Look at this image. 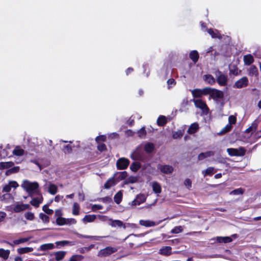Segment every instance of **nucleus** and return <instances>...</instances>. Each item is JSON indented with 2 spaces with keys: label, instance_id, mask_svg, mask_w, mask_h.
I'll return each mask as SVG.
<instances>
[{
  "label": "nucleus",
  "instance_id": "obj_64",
  "mask_svg": "<svg viewBox=\"0 0 261 261\" xmlns=\"http://www.w3.org/2000/svg\"><path fill=\"white\" fill-rule=\"evenodd\" d=\"M102 206L100 204H94L92 206V210L93 211H95L98 210H101L102 208Z\"/></svg>",
  "mask_w": 261,
  "mask_h": 261
},
{
  "label": "nucleus",
  "instance_id": "obj_52",
  "mask_svg": "<svg viewBox=\"0 0 261 261\" xmlns=\"http://www.w3.org/2000/svg\"><path fill=\"white\" fill-rule=\"evenodd\" d=\"M182 227L181 226H178L175 227L173 229H172L171 231V232L172 233H178L179 232H182Z\"/></svg>",
  "mask_w": 261,
  "mask_h": 261
},
{
  "label": "nucleus",
  "instance_id": "obj_42",
  "mask_svg": "<svg viewBox=\"0 0 261 261\" xmlns=\"http://www.w3.org/2000/svg\"><path fill=\"white\" fill-rule=\"evenodd\" d=\"M13 163L11 162H1L0 163V169H4L12 167Z\"/></svg>",
  "mask_w": 261,
  "mask_h": 261
},
{
  "label": "nucleus",
  "instance_id": "obj_10",
  "mask_svg": "<svg viewBox=\"0 0 261 261\" xmlns=\"http://www.w3.org/2000/svg\"><path fill=\"white\" fill-rule=\"evenodd\" d=\"M248 84V80L247 77L244 76L237 81L234 85L237 88H242L246 87Z\"/></svg>",
  "mask_w": 261,
  "mask_h": 261
},
{
  "label": "nucleus",
  "instance_id": "obj_39",
  "mask_svg": "<svg viewBox=\"0 0 261 261\" xmlns=\"http://www.w3.org/2000/svg\"><path fill=\"white\" fill-rule=\"evenodd\" d=\"M80 208V207L79 204L76 202H74L73 204L72 211V214L75 216L78 215L79 214Z\"/></svg>",
  "mask_w": 261,
  "mask_h": 261
},
{
  "label": "nucleus",
  "instance_id": "obj_16",
  "mask_svg": "<svg viewBox=\"0 0 261 261\" xmlns=\"http://www.w3.org/2000/svg\"><path fill=\"white\" fill-rule=\"evenodd\" d=\"M211 240H216L219 243H230L232 240L229 237H217L215 238H213Z\"/></svg>",
  "mask_w": 261,
  "mask_h": 261
},
{
  "label": "nucleus",
  "instance_id": "obj_56",
  "mask_svg": "<svg viewBox=\"0 0 261 261\" xmlns=\"http://www.w3.org/2000/svg\"><path fill=\"white\" fill-rule=\"evenodd\" d=\"M140 167V166L139 164L137 163H133L130 166V169L133 171H137Z\"/></svg>",
  "mask_w": 261,
  "mask_h": 261
},
{
  "label": "nucleus",
  "instance_id": "obj_20",
  "mask_svg": "<svg viewBox=\"0 0 261 261\" xmlns=\"http://www.w3.org/2000/svg\"><path fill=\"white\" fill-rule=\"evenodd\" d=\"M211 96L213 98H220L223 97V94L221 91L213 89L211 93Z\"/></svg>",
  "mask_w": 261,
  "mask_h": 261
},
{
  "label": "nucleus",
  "instance_id": "obj_4",
  "mask_svg": "<svg viewBox=\"0 0 261 261\" xmlns=\"http://www.w3.org/2000/svg\"><path fill=\"white\" fill-rule=\"evenodd\" d=\"M146 197L145 195L142 194H138L136 196L135 199L132 201L129 204L132 206L139 205L141 203L145 202Z\"/></svg>",
  "mask_w": 261,
  "mask_h": 261
},
{
  "label": "nucleus",
  "instance_id": "obj_9",
  "mask_svg": "<svg viewBox=\"0 0 261 261\" xmlns=\"http://www.w3.org/2000/svg\"><path fill=\"white\" fill-rule=\"evenodd\" d=\"M117 251V248L112 247H107L103 249H101L98 253L99 256H108Z\"/></svg>",
  "mask_w": 261,
  "mask_h": 261
},
{
  "label": "nucleus",
  "instance_id": "obj_36",
  "mask_svg": "<svg viewBox=\"0 0 261 261\" xmlns=\"http://www.w3.org/2000/svg\"><path fill=\"white\" fill-rule=\"evenodd\" d=\"M190 59L194 62L196 63L199 58L198 53L196 50H193L190 53Z\"/></svg>",
  "mask_w": 261,
  "mask_h": 261
},
{
  "label": "nucleus",
  "instance_id": "obj_61",
  "mask_svg": "<svg viewBox=\"0 0 261 261\" xmlns=\"http://www.w3.org/2000/svg\"><path fill=\"white\" fill-rule=\"evenodd\" d=\"M184 184L185 186L189 189H190L192 187V181L189 178H187L185 180Z\"/></svg>",
  "mask_w": 261,
  "mask_h": 261
},
{
  "label": "nucleus",
  "instance_id": "obj_60",
  "mask_svg": "<svg viewBox=\"0 0 261 261\" xmlns=\"http://www.w3.org/2000/svg\"><path fill=\"white\" fill-rule=\"evenodd\" d=\"M188 103V101L187 99H184L181 103V108L180 109V111L181 112L185 111L186 110V109H185L184 107L186 106H187Z\"/></svg>",
  "mask_w": 261,
  "mask_h": 261
},
{
  "label": "nucleus",
  "instance_id": "obj_30",
  "mask_svg": "<svg viewBox=\"0 0 261 261\" xmlns=\"http://www.w3.org/2000/svg\"><path fill=\"white\" fill-rule=\"evenodd\" d=\"M96 218L95 215H87L83 218L82 221L83 222H92L95 220Z\"/></svg>",
  "mask_w": 261,
  "mask_h": 261
},
{
  "label": "nucleus",
  "instance_id": "obj_26",
  "mask_svg": "<svg viewBox=\"0 0 261 261\" xmlns=\"http://www.w3.org/2000/svg\"><path fill=\"white\" fill-rule=\"evenodd\" d=\"M199 128V125L197 123H192L188 128V133L190 134H193L196 133Z\"/></svg>",
  "mask_w": 261,
  "mask_h": 261
},
{
  "label": "nucleus",
  "instance_id": "obj_47",
  "mask_svg": "<svg viewBox=\"0 0 261 261\" xmlns=\"http://www.w3.org/2000/svg\"><path fill=\"white\" fill-rule=\"evenodd\" d=\"M66 219L61 217H59L56 219V222L58 225L61 226V225H65L66 224Z\"/></svg>",
  "mask_w": 261,
  "mask_h": 261
},
{
  "label": "nucleus",
  "instance_id": "obj_1",
  "mask_svg": "<svg viewBox=\"0 0 261 261\" xmlns=\"http://www.w3.org/2000/svg\"><path fill=\"white\" fill-rule=\"evenodd\" d=\"M39 184L37 182H31L25 179L22 181L21 185L22 188L31 197L35 194H40V191L39 190Z\"/></svg>",
  "mask_w": 261,
  "mask_h": 261
},
{
  "label": "nucleus",
  "instance_id": "obj_32",
  "mask_svg": "<svg viewBox=\"0 0 261 261\" xmlns=\"http://www.w3.org/2000/svg\"><path fill=\"white\" fill-rule=\"evenodd\" d=\"M257 126H258L257 122L256 121H254L252 123L251 125L246 130V133H253L255 132L257 128Z\"/></svg>",
  "mask_w": 261,
  "mask_h": 261
},
{
  "label": "nucleus",
  "instance_id": "obj_28",
  "mask_svg": "<svg viewBox=\"0 0 261 261\" xmlns=\"http://www.w3.org/2000/svg\"><path fill=\"white\" fill-rule=\"evenodd\" d=\"M115 180H116L114 177L109 179L104 185L105 188L107 189H108L110 188L111 187L115 185L117 183V181H116Z\"/></svg>",
  "mask_w": 261,
  "mask_h": 261
},
{
  "label": "nucleus",
  "instance_id": "obj_34",
  "mask_svg": "<svg viewBox=\"0 0 261 261\" xmlns=\"http://www.w3.org/2000/svg\"><path fill=\"white\" fill-rule=\"evenodd\" d=\"M122 191H119L117 192L114 197V200L117 204H119L122 199Z\"/></svg>",
  "mask_w": 261,
  "mask_h": 261
},
{
  "label": "nucleus",
  "instance_id": "obj_49",
  "mask_svg": "<svg viewBox=\"0 0 261 261\" xmlns=\"http://www.w3.org/2000/svg\"><path fill=\"white\" fill-rule=\"evenodd\" d=\"M84 257L81 255H72L68 261H81L83 259Z\"/></svg>",
  "mask_w": 261,
  "mask_h": 261
},
{
  "label": "nucleus",
  "instance_id": "obj_41",
  "mask_svg": "<svg viewBox=\"0 0 261 261\" xmlns=\"http://www.w3.org/2000/svg\"><path fill=\"white\" fill-rule=\"evenodd\" d=\"M138 178L136 176H131L127 178L124 182L125 184H133L137 181Z\"/></svg>",
  "mask_w": 261,
  "mask_h": 261
},
{
  "label": "nucleus",
  "instance_id": "obj_7",
  "mask_svg": "<svg viewBox=\"0 0 261 261\" xmlns=\"http://www.w3.org/2000/svg\"><path fill=\"white\" fill-rule=\"evenodd\" d=\"M19 186L18 184L14 180H10L8 183L4 185L3 188V192L8 193L13 188L16 189Z\"/></svg>",
  "mask_w": 261,
  "mask_h": 261
},
{
  "label": "nucleus",
  "instance_id": "obj_23",
  "mask_svg": "<svg viewBox=\"0 0 261 261\" xmlns=\"http://www.w3.org/2000/svg\"><path fill=\"white\" fill-rule=\"evenodd\" d=\"M152 185V190L154 191V192L157 194H159L161 193L162 191V189L161 185L159 183L156 181H153L151 184Z\"/></svg>",
  "mask_w": 261,
  "mask_h": 261
},
{
  "label": "nucleus",
  "instance_id": "obj_50",
  "mask_svg": "<svg viewBox=\"0 0 261 261\" xmlns=\"http://www.w3.org/2000/svg\"><path fill=\"white\" fill-rule=\"evenodd\" d=\"M231 125L230 124L226 125L224 128H223L221 132H220V134H224L228 132H229L231 129Z\"/></svg>",
  "mask_w": 261,
  "mask_h": 261
},
{
  "label": "nucleus",
  "instance_id": "obj_21",
  "mask_svg": "<svg viewBox=\"0 0 261 261\" xmlns=\"http://www.w3.org/2000/svg\"><path fill=\"white\" fill-rule=\"evenodd\" d=\"M140 147H137L130 155V158L134 160H140L141 158V154L140 152Z\"/></svg>",
  "mask_w": 261,
  "mask_h": 261
},
{
  "label": "nucleus",
  "instance_id": "obj_53",
  "mask_svg": "<svg viewBox=\"0 0 261 261\" xmlns=\"http://www.w3.org/2000/svg\"><path fill=\"white\" fill-rule=\"evenodd\" d=\"M24 217L25 218L30 221H32L34 219V215L32 212H27L24 214Z\"/></svg>",
  "mask_w": 261,
  "mask_h": 261
},
{
  "label": "nucleus",
  "instance_id": "obj_15",
  "mask_svg": "<svg viewBox=\"0 0 261 261\" xmlns=\"http://www.w3.org/2000/svg\"><path fill=\"white\" fill-rule=\"evenodd\" d=\"M14 155L21 156L25 154V151L20 146H16L12 151Z\"/></svg>",
  "mask_w": 261,
  "mask_h": 261
},
{
  "label": "nucleus",
  "instance_id": "obj_24",
  "mask_svg": "<svg viewBox=\"0 0 261 261\" xmlns=\"http://www.w3.org/2000/svg\"><path fill=\"white\" fill-rule=\"evenodd\" d=\"M172 248L170 246L163 247L160 250V253L163 255H169L171 254Z\"/></svg>",
  "mask_w": 261,
  "mask_h": 261
},
{
  "label": "nucleus",
  "instance_id": "obj_55",
  "mask_svg": "<svg viewBox=\"0 0 261 261\" xmlns=\"http://www.w3.org/2000/svg\"><path fill=\"white\" fill-rule=\"evenodd\" d=\"M42 210L46 214L48 215H51L54 212L53 210L49 208L48 205H44L42 207Z\"/></svg>",
  "mask_w": 261,
  "mask_h": 261
},
{
  "label": "nucleus",
  "instance_id": "obj_31",
  "mask_svg": "<svg viewBox=\"0 0 261 261\" xmlns=\"http://www.w3.org/2000/svg\"><path fill=\"white\" fill-rule=\"evenodd\" d=\"M204 80L210 85H214L216 82V79L210 74L205 75L204 76Z\"/></svg>",
  "mask_w": 261,
  "mask_h": 261
},
{
  "label": "nucleus",
  "instance_id": "obj_11",
  "mask_svg": "<svg viewBox=\"0 0 261 261\" xmlns=\"http://www.w3.org/2000/svg\"><path fill=\"white\" fill-rule=\"evenodd\" d=\"M111 223L110 225L113 227H115L116 226L118 227H122L123 228H126V227L130 226L132 225L130 223H123V222L119 220H112L110 219Z\"/></svg>",
  "mask_w": 261,
  "mask_h": 261
},
{
  "label": "nucleus",
  "instance_id": "obj_27",
  "mask_svg": "<svg viewBox=\"0 0 261 261\" xmlns=\"http://www.w3.org/2000/svg\"><path fill=\"white\" fill-rule=\"evenodd\" d=\"M66 254V251H59L55 252L54 255L57 261H60L63 259Z\"/></svg>",
  "mask_w": 261,
  "mask_h": 261
},
{
  "label": "nucleus",
  "instance_id": "obj_12",
  "mask_svg": "<svg viewBox=\"0 0 261 261\" xmlns=\"http://www.w3.org/2000/svg\"><path fill=\"white\" fill-rule=\"evenodd\" d=\"M162 221H160L159 222H155L153 221L149 220H140L139 221V224L143 226L149 227H153L159 225Z\"/></svg>",
  "mask_w": 261,
  "mask_h": 261
},
{
  "label": "nucleus",
  "instance_id": "obj_19",
  "mask_svg": "<svg viewBox=\"0 0 261 261\" xmlns=\"http://www.w3.org/2000/svg\"><path fill=\"white\" fill-rule=\"evenodd\" d=\"M243 61L245 65H250L254 62V58L252 55L248 54L244 56Z\"/></svg>",
  "mask_w": 261,
  "mask_h": 261
},
{
  "label": "nucleus",
  "instance_id": "obj_6",
  "mask_svg": "<svg viewBox=\"0 0 261 261\" xmlns=\"http://www.w3.org/2000/svg\"><path fill=\"white\" fill-rule=\"evenodd\" d=\"M157 169L164 174H171L173 172L174 168L172 166L169 165L158 164Z\"/></svg>",
  "mask_w": 261,
  "mask_h": 261
},
{
  "label": "nucleus",
  "instance_id": "obj_5",
  "mask_svg": "<svg viewBox=\"0 0 261 261\" xmlns=\"http://www.w3.org/2000/svg\"><path fill=\"white\" fill-rule=\"evenodd\" d=\"M194 102L195 107L202 110L204 114H208V108L204 101L201 99H196L194 100Z\"/></svg>",
  "mask_w": 261,
  "mask_h": 261
},
{
  "label": "nucleus",
  "instance_id": "obj_43",
  "mask_svg": "<svg viewBox=\"0 0 261 261\" xmlns=\"http://www.w3.org/2000/svg\"><path fill=\"white\" fill-rule=\"evenodd\" d=\"M28 241H29V239H28V238H20L19 239L15 240L13 241V244H11V243H9V244L11 246H13V244L18 245L21 243H23L27 242Z\"/></svg>",
  "mask_w": 261,
  "mask_h": 261
},
{
  "label": "nucleus",
  "instance_id": "obj_18",
  "mask_svg": "<svg viewBox=\"0 0 261 261\" xmlns=\"http://www.w3.org/2000/svg\"><path fill=\"white\" fill-rule=\"evenodd\" d=\"M214 153V152L213 151H208L205 152H201L198 155V159L199 160H203L205 158L213 156Z\"/></svg>",
  "mask_w": 261,
  "mask_h": 261
},
{
  "label": "nucleus",
  "instance_id": "obj_37",
  "mask_svg": "<svg viewBox=\"0 0 261 261\" xmlns=\"http://www.w3.org/2000/svg\"><path fill=\"white\" fill-rule=\"evenodd\" d=\"M33 250V248L31 247H23L18 248L17 250L19 254H23L31 252Z\"/></svg>",
  "mask_w": 261,
  "mask_h": 261
},
{
  "label": "nucleus",
  "instance_id": "obj_63",
  "mask_svg": "<svg viewBox=\"0 0 261 261\" xmlns=\"http://www.w3.org/2000/svg\"><path fill=\"white\" fill-rule=\"evenodd\" d=\"M66 224H75L76 223V221L73 218L66 219Z\"/></svg>",
  "mask_w": 261,
  "mask_h": 261
},
{
  "label": "nucleus",
  "instance_id": "obj_8",
  "mask_svg": "<svg viewBox=\"0 0 261 261\" xmlns=\"http://www.w3.org/2000/svg\"><path fill=\"white\" fill-rule=\"evenodd\" d=\"M227 151L230 156H242L244 155L245 153V150L241 147L239 149L235 148H228Z\"/></svg>",
  "mask_w": 261,
  "mask_h": 261
},
{
  "label": "nucleus",
  "instance_id": "obj_25",
  "mask_svg": "<svg viewBox=\"0 0 261 261\" xmlns=\"http://www.w3.org/2000/svg\"><path fill=\"white\" fill-rule=\"evenodd\" d=\"M55 248V245L53 243H47L41 245L39 250L45 251L47 250H51Z\"/></svg>",
  "mask_w": 261,
  "mask_h": 261
},
{
  "label": "nucleus",
  "instance_id": "obj_48",
  "mask_svg": "<svg viewBox=\"0 0 261 261\" xmlns=\"http://www.w3.org/2000/svg\"><path fill=\"white\" fill-rule=\"evenodd\" d=\"M214 170V168L212 167H208L205 170L202 171V174L205 177L208 175H211Z\"/></svg>",
  "mask_w": 261,
  "mask_h": 261
},
{
  "label": "nucleus",
  "instance_id": "obj_33",
  "mask_svg": "<svg viewBox=\"0 0 261 261\" xmlns=\"http://www.w3.org/2000/svg\"><path fill=\"white\" fill-rule=\"evenodd\" d=\"M250 76H256L258 74V69L254 65L251 66L248 70Z\"/></svg>",
  "mask_w": 261,
  "mask_h": 261
},
{
  "label": "nucleus",
  "instance_id": "obj_17",
  "mask_svg": "<svg viewBox=\"0 0 261 261\" xmlns=\"http://www.w3.org/2000/svg\"><path fill=\"white\" fill-rule=\"evenodd\" d=\"M127 176V173L126 171L118 172L116 173L114 177L117 182L125 179Z\"/></svg>",
  "mask_w": 261,
  "mask_h": 261
},
{
  "label": "nucleus",
  "instance_id": "obj_13",
  "mask_svg": "<svg viewBox=\"0 0 261 261\" xmlns=\"http://www.w3.org/2000/svg\"><path fill=\"white\" fill-rule=\"evenodd\" d=\"M38 196L37 197H34L32 198V200L30 201V203L35 206V207H39L40 204H41L43 198L42 197V194L40 192V194H36Z\"/></svg>",
  "mask_w": 261,
  "mask_h": 261
},
{
  "label": "nucleus",
  "instance_id": "obj_45",
  "mask_svg": "<svg viewBox=\"0 0 261 261\" xmlns=\"http://www.w3.org/2000/svg\"><path fill=\"white\" fill-rule=\"evenodd\" d=\"M244 192V190L242 188H238L232 191L229 194L230 195H242L243 194Z\"/></svg>",
  "mask_w": 261,
  "mask_h": 261
},
{
  "label": "nucleus",
  "instance_id": "obj_44",
  "mask_svg": "<svg viewBox=\"0 0 261 261\" xmlns=\"http://www.w3.org/2000/svg\"><path fill=\"white\" fill-rule=\"evenodd\" d=\"M166 118L165 116H160L157 120V123L160 126L164 125L166 124Z\"/></svg>",
  "mask_w": 261,
  "mask_h": 261
},
{
  "label": "nucleus",
  "instance_id": "obj_59",
  "mask_svg": "<svg viewBox=\"0 0 261 261\" xmlns=\"http://www.w3.org/2000/svg\"><path fill=\"white\" fill-rule=\"evenodd\" d=\"M167 84L168 85V88H170L172 86H173L175 85L176 82L173 79H169L167 82Z\"/></svg>",
  "mask_w": 261,
  "mask_h": 261
},
{
  "label": "nucleus",
  "instance_id": "obj_54",
  "mask_svg": "<svg viewBox=\"0 0 261 261\" xmlns=\"http://www.w3.org/2000/svg\"><path fill=\"white\" fill-rule=\"evenodd\" d=\"M138 136L140 138H144L146 134V130L144 127H142L140 130L138 132Z\"/></svg>",
  "mask_w": 261,
  "mask_h": 261
},
{
  "label": "nucleus",
  "instance_id": "obj_58",
  "mask_svg": "<svg viewBox=\"0 0 261 261\" xmlns=\"http://www.w3.org/2000/svg\"><path fill=\"white\" fill-rule=\"evenodd\" d=\"M212 89L213 88L208 87L203 88V89H202L203 95H206L207 94H210L211 95Z\"/></svg>",
  "mask_w": 261,
  "mask_h": 261
},
{
  "label": "nucleus",
  "instance_id": "obj_62",
  "mask_svg": "<svg viewBox=\"0 0 261 261\" xmlns=\"http://www.w3.org/2000/svg\"><path fill=\"white\" fill-rule=\"evenodd\" d=\"M229 124H233L236 122V118L233 115H231L228 117Z\"/></svg>",
  "mask_w": 261,
  "mask_h": 261
},
{
  "label": "nucleus",
  "instance_id": "obj_3",
  "mask_svg": "<svg viewBox=\"0 0 261 261\" xmlns=\"http://www.w3.org/2000/svg\"><path fill=\"white\" fill-rule=\"evenodd\" d=\"M129 164V161L125 158L119 159L116 162V166L118 169L123 170L127 168Z\"/></svg>",
  "mask_w": 261,
  "mask_h": 261
},
{
  "label": "nucleus",
  "instance_id": "obj_35",
  "mask_svg": "<svg viewBox=\"0 0 261 261\" xmlns=\"http://www.w3.org/2000/svg\"><path fill=\"white\" fill-rule=\"evenodd\" d=\"M10 251L9 250H5L4 249H0V257L4 259H7L9 257Z\"/></svg>",
  "mask_w": 261,
  "mask_h": 261
},
{
  "label": "nucleus",
  "instance_id": "obj_22",
  "mask_svg": "<svg viewBox=\"0 0 261 261\" xmlns=\"http://www.w3.org/2000/svg\"><path fill=\"white\" fill-rule=\"evenodd\" d=\"M48 192L51 195H55L58 192L57 186L51 182H49Z\"/></svg>",
  "mask_w": 261,
  "mask_h": 261
},
{
  "label": "nucleus",
  "instance_id": "obj_46",
  "mask_svg": "<svg viewBox=\"0 0 261 261\" xmlns=\"http://www.w3.org/2000/svg\"><path fill=\"white\" fill-rule=\"evenodd\" d=\"M56 244L57 246H64L67 245H73V244L72 243V242H69L68 241H66V240L57 241L56 242Z\"/></svg>",
  "mask_w": 261,
  "mask_h": 261
},
{
  "label": "nucleus",
  "instance_id": "obj_40",
  "mask_svg": "<svg viewBox=\"0 0 261 261\" xmlns=\"http://www.w3.org/2000/svg\"><path fill=\"white\" fill-rule=\"evenodd\" d=\"M144 149L148 153L151 152L154 149V145L151 143H147L144 146Z\"/></svg>",
  "mask_w": 261,
  "mask_h": 261
},
{
  "label": "nucleus",
  "instance_id": "obj_57",
  "mask_svg": "<svg viewBox=\"0 0 261 261\" xmlns=\"http://www.w3.org/2000/svg\"><path fill=\"white\" fill-rule=\"evenodd\" d=\"M182 135H183V134H182V132L181 130H178V131L173 133V138L175 139L180 138L182 136Z\"/></svg>",
  "mask_w": 261,
  "mask_h": 261
},
{
  "label": "nucleus",
  "instance_id": "obj_29",
  "mask_svg": "<svg viewBox=\"0 0 261 261\" xmlns=\"http://www.w3.org/2000/svg\"><path fill=\"white\" fill-rule=\"evenodd\" d=\"M207 32L213 38L221 39L222 38L221 35L218 30L213 31L212 29H209Z\"/></svg>",
  "mask_w": 261,
  "mask_h": 261
},
{
  "label": "nucleus",
  "instance_id": "obj_2",
  "mask_svg": "<svg viewBox=\"0 0 261 261\" xmlns=\"http://www.w3.org/2000/svg\"><path fill=\"white\" fill-rule=\"evenodd\" d=\"M218 84L221 86H225L227 85L228 82L227 75L222 73L219 70H217L214 72Z\"/></svg>",
  "mask_w": 261,
  "mask_h": 261
},
{
  "label": "nucleus",
  "instance_id": "obj_38",
  "mask_svg": "<svg viewBox=\"0 0 261 261\" xmlns=\"http://www.w3.org/2000/svg\"><path fill=\"white\" fill-rule=\"evenodd\" d=\"M191 93L194 97H199L203 95L202 90L199 89H195L192 90Z\"/></svg>",
  "mask_w": 261,
  "mask_h": 261
},
{
  "label": "nucleus",
  "instance_id": "obj_51",
  "mask_svg": "<svg viewBox=\"0 0 261 261\" xmlns=\"http://www.w3.org/2000/svg\"><path fill=\"white\" fill-rule=\"evenodd\" d=\"M39 218L42 220V221L44 223H48L49 221V217L43 213H40L39 214Z\"/></svg>",
  "mask_w": 261,
  "mask_h": 261
},
{
  "label": "nucleus",
  "instance_id": "obj_14",
  "mask_svg": "<svg viewBox=\"0 0 261 261\" xmlns=\"http://www.w3.org/2000/svg\"><path fill=\"white\" fill-rule=\"evenodd\" d=\"M29 208L30 205L28 204L17 203L13 207V211L15 213H19Z\"/></svg>",
  "mask_w": 261,
  "mask_h": 261
}]
</instances>
